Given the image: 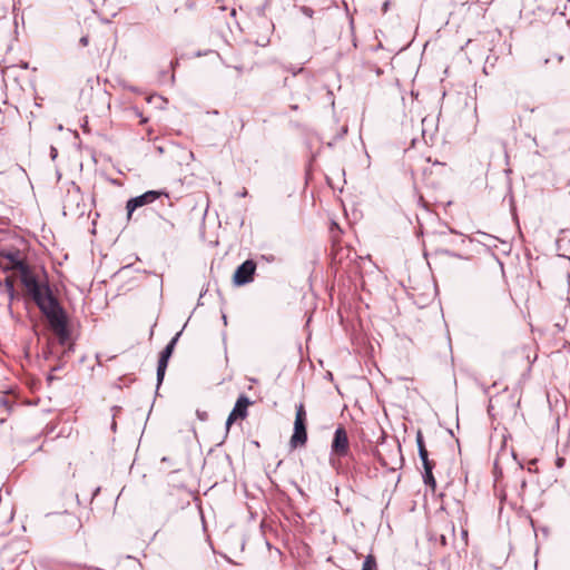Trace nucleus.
Returning <instances> with one entry per match:
<instances>
[{"label":"nucleus","instance_id":"obj_1","mask_svg":"<svg viewBox=\"0 0 570 570\" xmlns=\"http://www.w3.org/2000/svg\"><path fill=\"white\" fill-rule=\"evenodd\" d=\"M4 257L10 263L7 269L19 272L21 284L41 313L47 317L59 344L62 346L67 345L70 341L67 315L58 299L53 296L50 286L47 283L39 282L30 266L19 257L18 252H9L4 254Z\"/></svg>","mask_w":570,"mask_h":570},{"label":"nucleus","instance_id":"obj_2","mask_svg":"<svg viewBox=\"0 0 570 570\" xmlns=\"http://www.w3.org/2000/svg\"><path fill=\"white\" fill-rule=\"evenodd\" d=\"M307 414L305 411V406L303 403L296 405L295 421H294V431L291 436L289 444L292 448H301L304 446L307 442Z\"/></svg>","mask_w":570,"mask_h":570},{"label":"nucleus","instance_id":"obj_3","mask_svg":"<svg viewBox=\"0 0 570 570\" xmlns=\"http://www.w3.org/2000/svg\"><path fill=\"white\" fill-rule=\"evenodd\" d=\"M331 451L338 458L347 456L350 453V440L343 425H338L334 432Z\"/></svg>","mask_w":570,"mask_h":570},{"label":"nucleus","instance_id":"obj_4","mask_svg":"<svg viewBox=\"0 0 570 570\" xmlns=\"http://www.w3.org/2000/svg\"><path fill=\"white\" fill-rule=\"evenodd\" d=\"M179 336H180V332L177 333L170 340V342L166 345V347L160 353V356H159V360H158V366H157V383H158V385H160L163 380H164L165 372H166V368H167V365H168V361H169V358L173 355L175 345H176Z\"/></svg>","mask_w":570,"mask_h":570},{"label":"nucleus","instance_id":"obj_5","mask_svg":"<svg viewBox=\"0 0 570 570\" xmlns=\"http://www.w3.org/2000/svg\"><path fill=\"white\" fill-rule=\"evenodd\" d=\"M256 271V264L252 259L245 261L243 264H240L233 276V281L236 285L242 286L246 285L249 282L253 281V276Z\"/></svg>","mask_w":570,"mask_h":570},{"label":"nucleus","instance_id":"obj_6","mask_svg":"<svg viewBox=\"0 0 570 570\" xmlns=\"http://www.w3.org/2000/svg\"><path fill=\"white\" fill-rule=\"evenodd\" d=\"M163 193L157 190H148L142 195L134 197L127 202L126 208L128 212V217L138 208L147 204L154 203L156 199L160 197Z\"/></svg>","mask_w":570,"mask_h":570},{"label":"nucleus","instance_id":"obj_7","mask_svg":"<svg viewBox=\"0 0 570 570\" xmlns=\"http://www.w3.org/2000/svg\"><path fill=\"white\" fill-rule=\"evenodd\" d=\"M250 404V401L247 396L240 395L232 412L229 413L226 421V429L229 430V426L238 419H245L247 416V407Z\"/></svg>","mask_w":570,"mask_h":570},{"label":"nucleus","instance_id":"obj_8","mask_svg":"<svg viewBox=\"0 0 570 570\" xmlns=\"http://www.w3.org/2000/svg\"><path fill=\"white\" fill-rule=\"evenodd\" d=\"M435 464H430V465H424V473H423V479H424V483L426 485H430L433 490L435 489V479L433 476V473H432V470L434 468Z\"/></svg>","mask_w":570,"mask_h":570},{"label":"nucleus","instance_id":"obj_9","mask_svg":"<svg viewBox=\"0 0 570 570\" xmlns=\"http://www.w3.org/2000/svg\"><path fill=\"white\" fill-rule=\"evenodd\" d=\"M362 570H377L376 560L373 554L366 556L362 566Z\"/></svg>","mask_w":570,"mask_h":570},{"label":"nucleus","instance_id":"obj_10","mask_svg":"<svg viewBox=\"0 0 570 570\" xmlns=\"http://www.w3.org/2000/svg\"><path fill=\"white\" fill-rule=\"evenodd\" d=\"M0 287H3L6 292L14 289V281L13 277L8 276L4 278L2 283H0Z\"/></svg>","mask_w":570,"mask_h":570},{"label":"nucleus","instance_id":"obj_11","mask_svg":"<svg viewBox=\"0 0 570 570\" xmlns=\"http://www.w3.org/2000/svg\"><path fill=\"white\" fill-rule=\"evenodd\" d=\"M419 456L424 465L435 464L433 461L429 459V452L426 449L419 451Z\"/></svg>","mask_w":570,"mask_h":570},{"label":"nucleus","instance_id":"obj_12","mask_svg":"<svg viewBox=\"0 0 570 570\" xmlns=\"http://www.w3.org/2000/svg\"><path fill=\"white\" fill-rule=\"evenodd\" d=\"M6 293H7L8 298H9L8 309L11 312L12 311V303H13L14 299L19 298V295L17 294L16 289L8 291Z\"/></svg>","mask_w":570,"mask_h":570},{"label":"nucleus","instance_id":"obj_13","mask_svg":"<svg viewBox=\"0 0 570 570\" xmlns=\"http://www.w3.org/2000/svg\"><path fill=\"white\" fill-rule=\"evenodd\" d=\"M416 444H417V450L419 451L426 449L424 440H423V434H422L421 431H417V433H416Z\"/></svg>","mask_w":570,"mask_h":570},{"label":"nucleus","instance_id":"obj_14","mask_svg":"<svg viewBox=\"0 0 570 570\" xmlns=\"http://www.w3.org/2000/svg\"><path fill=\"white\" fill-rule=\"evenodd\" d=\"M302 12H303L305 16H307V17L312 18V17H313V12H314V11H313V9H311V8H308V7H302Z\"/></svg>","mask_w":570,"mask_h":570},{"label":"nucleus","instance_id":"obj_15","mask_svg":"<svg viewBox=\"0 0 570 570\" xmlns=\"http://www.w3.org/2000/svg\"><path fill=\"white\" fill-rule=\"evenodd\" d=\"M80 45L86 47L88 45V37L87 36H83L80 38Z\"/></svg>","mask_w":570,"mask_h":570},{"label":"nucleus","instance_id":"obj_16","mask_svg":"<svg viewBox=\"0 0 570 570\" xmlns=\"http://www.w3.org/2000/svg\"><path fill=\"white\" fill-rule=\"evenodd\" d=\"M523 109L524 110H529L530 112H534L535 111V108H529L527 106H523Z\"/></svg>","mask_w":570,"mask_h":570},{"label":"nucleus","instance_id":"obj_17","mask_svg":"<svg viewBox=\"0 0 570 570\" xmlns=\"http://www.w3.org/2000/svg\"><path fill=\"white\" fill-rule=\"evenodd\" d=\"M246 195H247V190L244 188V189L239 193V196L245 197Z\"/></svg>","mask_w":570,"mask_h":570},{"label":"nucleus","instance_id":"obj_18","mask_svg":"<svg viewBox=\"0 0 570 570\" xmlns=\"http://www.w3.org/2000/svg\"><path fill=\"white\" fill-rule=\"evenodd\" d=\"M562 59H563V57H562V56H558V61H559V62H561V61H562Z\"/></svg>","mask_w":570,"mask_h":570},{"label":"nucleus","instance_id":"obj_19","mask_svg":"<svg viewBox=\"0 0 570 570\" xmlns=\"http://www.w3.org/2000/svg\"><path fill=\"white\" fill-rule=\"evenodd\" d=\"M291 108H292L293 110H296V109H297V106H296V105H293V106H291Z\"/></svg>","mask_w":570,"mask_h":570},{"label":"nucleus","instance_id":"obj_20","mask_svg":"<svg viewBox=\"0 0 570 570\" xmlns=\"http://www.w3.org/2000/svg\"><path fill=\"white\" fill-rule=\"evenodd\" d=\"M532 140H533V142H534L535 145H538V142H537V138H535V137H533V138H532Z\"/></svg>","mask_w":570,"mask_h":570}]
</instances>
